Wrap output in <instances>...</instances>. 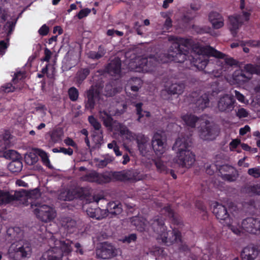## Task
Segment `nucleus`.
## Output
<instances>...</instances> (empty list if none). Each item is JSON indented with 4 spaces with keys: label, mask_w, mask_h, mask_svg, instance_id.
<instances>
[{
    "label": "nucleus",
    "mask_w": 260,
    "mask_h": 260,
    "mask_svg": "<svg viewBox=\"0 0 260 260\" xmlns=\"http://www.w3.org/2000/svg\"><path fill=\"white\" fill-rule=\"evenodd\" d=\"M169 49V53L163 55L165 59L163 63L173 61L175 62H183L186 59L190 49L192 50L193 55L189 59L193 66L199 63L203 58L207 57H215L216 58H222L224 55L223 53L216 50L210 46H203L199 43H194L191 39L182 37H175Z\"/></svg>",
    "instance_id": "obj_1"
},
{
    "label": "nucleus",
    "mask_w": 260,
    "mask_h": 260,
    "mask_svg": "<svg viewBox=\"0 0 260 260\" xmlns=\"http://www.w3.org/2000/svg\"><path fill=\"white\" fill-rule=\"evenodd\" d=\"M150 225L153 232L158 235V239L165 245L169 246L174 243H181V233L176 229L167 231L165 219L161 216H156L149 221Z\"/></svg>",
    "instance_id": "obj_2"
},
{
    "label": "nucleus",
    "mask_w": 260,
    "mask_h": 260,
    "mask_svg": "<svg viewBox=\"0 0 260 260\" xmlns=\"http://www.w3.org/2000/svg\"><path fill=\"white\" fill-rule=\"evenodd\" d=\"M190 143V137H179L173 145V149L178 151L177 162L182 168H190L196 160L195 155L188 150Z\"/></svg>",
    "instance_id": "obj_3"
},
{
    "label": "nucleus",
    "mask_w": 260,
    "mask_h": 260,
    "mask_svg": "<svg viewBox=\"0 0 260 260\" xmlns=\"http://www.w3.org/2000/svg\"><path fill=\"white\" fill-rule=\"evenodd\" d=\"M49 243L53 245L51 250L44 254L40 260H62L63 256L69 255L72 252L73 242L68 239L58 240L52 236Z\"/></svg>",
    "instance_id": "obj_4"
},
{
    "label": "nucleus",
    "mask_w": 260,
    "mask_h": 260,
    "mask_svg": "<svg viewBox=\"0 0 260 260\" xmlns=\"http://www.w3.org/2000/svg\"><path fill=\"white\" fill-rule=\"evenodd\" d=\"M253 74L260 76V66L247 63L243 68L234 72L232 74V82L234 84L243 85L252 79Z\"/></svg>",
    "instance_id": "obj_5"
},
{
    "label": "nucleus",
    "mask_w": 260,
    "mask_h": 260,
    "mask_svg": "<svg viewBox=\"0 0 260 260\" xmlns=\"http://www.w3.org/2000/svg\"><path fill=\"white\" fill-rule=\"evenodd\" d=\"M31 208L37 218L44 222L51 221L56 216L53 208L39 202L31 203Z\"/></svg>",
    "instance_id": "obj_6"
},
{
    "label": "nucleus",
    "mask_w": 260,
    "mask_h": 260,
    "mask_svg": "<svg viewBox=\"0 0 260 260\" xmlns=\"http://www.w3.org/2000/svg\"><path fill=\"white\" fill-rule=\"evenodd\" d=\"M31 247L20 243H14L8 250L9 257L14 260H23L31 254Z\"/></svg>",
    "instance_id": "obj_7"
},
{
    "label": "nucleus",
    "mask_w": 260,
    "mask_h": 260,
    "mask_svg": "<svg viewBox=\"0 0 260 260\" xmlns=\"http://www.w3.org/2000/svg\"><path fill=\"white\" fill-rule=\"evenodd\" d=\"M80 180L90 183H95L98 184H104L111 181V177L110 174L106 173H100L95 171L90 172L80 177Z\"/></svg>",
    "instance_id": "obj_8"
},
{
    "label": "nucleus",
    "mask_w": 260,
    "mask_h": 260,
    "mask_svg": "<svg viewBox=\"0 0 260 260\" xmlns=\"http://www.w3.org/2000/svg\"><path fill=\"white\" fill-rule=\"evenodd\" d=\"M159 63L154 58H142L136 64V71L138 72H155Z\"/></svg>",
    "instance_id": "obj_9"
},
{
    "label": "nucleus",
    "mask_w": 260,
    "mask_h": 260,
    "mask_svg": "<svg viewBox=\"0 0 260 260\" xmlns=\"http://www.w3.org/2000/svg\"><path fill=\"white\" fill-rule=\"evenodd\" d=\"M191 98V101L194 106L193 107L194 111L196 112H199L200 111H203L209 105V95L204 93L200 96L197 92H193L190 94Z\"/></svg>",
    "instance_id": "obj_10"
},
{
    "label": "nucleus",
    "mask_w": 260,
    "mask_h": 260,
    "mask_svg": "<svg viewBox=\"0 0 260 260\" xmlns=\"http://www.w3.org/2000/svg\"><path fill=\"white\" fill-rule=\"evenodd\" d=\"M209 57L202 59L199 63L196 64L194 66L199 70L204 71L205 73L210 74L214 77H219L222 73L221 71L215 70V64L213 62L209 60Z\"/></svg>",
    "instance_id": "obj_11"
},
{
    "label": "nucleus",
    "mask_w": 260,
    "mask_h": 260,
    "mask_svg": "<svg viewBox=\"0 0 260 260\" xmlns=\"http://www.w3.org/2000/svg\"><path fill=\"white\" fill-rule=\"evenodd\" d=\"M236 103V100L233 96L225 94L218 100L217 108L220 112L229 113L233 110Z\"/></svg>",
    "instance_id": "obj_12"
},
{
    "label": "nucleus",
    "mask_w": 260,
    "mask_h": 260,
    "mask_svg": "<svg viewBox=\"0 0 260 260\" xmlns=\"http://www.w3.org/2000/svg\"><path fill=\"white\" fill-rule=\"evenodd\" d=\"M166 143V137L162 134L156 132L152 138L151 148L156 155H161L165 151Z\"/></svg>",
    "instance_id": "obj_13"
},
{
    "label": "nucleus",
    "mask_w": 260,
    "mask_h": 260,
    "mask_svg": "<svg viewBox=\"0 0 260 260\" xmlns=\"http://www.w3.org/2000/svg\"><path fill=\"white\" fill-rule=\"evenodd\" d=\"M218 170L221 177L225 181L234 182L239 177L238 171L232 166L223 165L220 166Z\"/></svg>",
    "instance_id": "obj_14"
},
{
    "label": "nucleus",
    "mask_w": 260,
    "mask_h": 260,
    "mask_svg": "<svg viewBox=\"0 0 260 260\" xmlns=\"http://www.w3.org/2000/svg\"><path fill=\"white\" fill-rule=\"evenodd\" d=\"M213 204V213L216 218L223 224L230 223L232 219L230 218L226 207L217 202Z\"/></svg>",
    "instance_id": "obj_15"
},
{
    "label": "nucleus",
    "mask_w": 260,
    "mask_h": 260,
    "mask_svg": "<svg viewBox=\"0 0 260 260\" xmlns=\"http://www.w3.org/2000/svg\"><path fill=\"white\" fill-rule=\"evenodd\" d=\"M216 126L211 124L209 121L206 120L205 126L202 127L200 131V136L204 140H213L218 135Z\"/></svg>",
    "instance_id": "obj_16"
},
{
    "label": "nucleus",
    "mask_w": 260,
    "mask_h": 260,
    "mask_svg": "<svg viewBox=\"0 0 260 260\" xmlns=\"http://www.w3.org/2000/svg\"><path fill=\"white\" fill-rule=\"evenodd\" d=\"M16 193L18 196L19 201L25 206L32 203L29 202L28 200L37 199L40 196V190L38 188L29 191L21 189L19 190H16Z\"/></svg>",
    "instance_id": "obj_17"
},
{
    "label": "nucleus",
    "mask_w": 260,
    "mask_h": 260,
    "mask_svg": "<svg viewBox=\"0 0 260 260\" xmlns=\"http://www.w3.org/2000/svg\"><path fill=\"white\" fill-rule=\"evenodd\" d=\"M241 227L245 232L252 234H260V220L253 217H247L243 220Z\"/></svg>",
    "instance_id": "obj_18"
},
{
    "label": "nucleus",
    "mask_w": 260,
    "mask_h": 260,
    "mask_svg": "<svg viewBox=\"0 0 260 260\" xmlns=\"http://www.w3.org/2000/svg\"><path fill=\"white\" fill-rule=\"evenodd\" d=\"M89 194L87 187L76 186L71 188L67 191L66 200L72 201L75 198H86Z\"/></svg>",
    "instance_id": "obj_19"
},
{
    "label": "nucleus",
    "mask_w": 260,
    "mask_h": 260,
    "mask_svg": "<svg viewBox=\"0 0 260 260\" xmlns=\"http://www.w3.org/2000/svg\"><path fill=\"white\" fill-rule=\"evenodd\" d=\"M115 250L113 245L105 242L102 244L100 248L96 250V253L98 257L108 259L116 255Z\"/></svg>",
    "instance_id": "obj_20"
},
{
    "label": "nucleus",
    "mask_w": 260,
    "mask_h": 260,
    "mask_svg": "<svg viewBox=\"0 0 260 260\" xmlns=\"http://www.w3.org/2000/svg\"><path fill=\"white\" fill-rule=\"evenodd\" d=\"M136 140L140 153L145 155L151 148L149 143V138L142 134H138L136 135Z\"/></svg>",
    "instance_id": "obj_21"
},
{
    "label": "nucleus",
    "mask_w": 260,
    "mask_h": 260,
    "mask_svg": "<svg viewBox=\"0 0 260 260\" xmlns=\"http://www.w3.org/2000/svg\"><path fill=\"white\" fill-rule=\"evenodd\" d=\"M88 120L90 125L94 128L95 132L93 136L98 143L103 140V131L100 122L92 115L88 116Z\"/></svg>",
    "instance_id": "obj_22"
},
{
    "label": "nucleus",
    "mask_w": 260,
    "mask_h": 260,
    "mask_svg": "<svg viewBox=\"0 0 260 260\" xmlns=\"http://www.w3.org/2000/svg\"><path fill=\"white\" fill-rule=\"evenodd\" d=\"M240 15H236L229 17L230 22V29L231 34L234 37L237 35L238 30L243 23V19Z\"/></svg>",
    "instance_id": "obj_23"
},
{
    "label": "nucleus",
    "mask_w": 260,
    "mask_h": 260,
    "mask_svg": "<svg viewBox=\"0 0 260 260\" xmlns=\"http://www.w3.org/2000/svg\"><path fill=\"white\" fill-rule=\"evenodd\" d=\"M14 201H19L16 191L12 194L9 191L0 189V205H7Z\"/></svg>",
    "instance_id": "obj_24"
},
{
    "label": "nucleus",
    "mask_w": 260,
    "mask_h": 260,
    "mask_svg": "<svg viewBox=\"0 0 260 260\" xmlns=\"http://www.w3.org/2000/svg\"><path fill=\"white\" fill-rule=\"evenodd\" d=\"M258 254V251L255 247L248 246L243 249L241 253V257L242 260H254Z\"/></svg>",
    "instance_id": "obj_25"
},
{
    "label": "nucleus",
    "mask_w": 260,
    "mask_h": 260,
    "mask_svg": "<svg viewBox=\"0 0 260 260\" xmlns=\"http://www.w3.org/2000/svg\"><path fill=\"white\" fill-rule=\"evenodd\" d=\"M106 174H110L112 179L116 181H129L132 179L129 171H121L107 172Z\"/></svg>",
    "instance_id": "obj_26"
},
{
    "label": "nucleus",
    "mask_w": 260,
    "mask_h": 260,
    "mask_svg": "<svg viewBox=\"0 0 260 260\" xmlns=\"http://www.w3.org/2000/svg\"><path fill=\"white\" fill-rule=\"evenodd\" d=\"M99 96L96 91L90 89L87 92V100L85 102V107L87 110L91 111L94 108L95 99Z\"/></svg>",
    "instance_id": "obj_27"
},
{
    "label": "nucleus",
    "mask_w": 260,
    "mask_h": 260,
    "mask_svg": "<svg viewBox=\"0 0 260 260\" xmlns=\"http://www.w3.org/2000/svg\"><path fill=\"white\" fill-rule=\"evenodd\" d=\"M121 63L119 59H114L110 61L107 66V72L111 75H119L121 72Z\"/></svg>",
    "instance_id": "obj_28"
},
{
    "label": "nucleus",
    "mask_w": 260,
    "mask_h": 260,
    "mask_svg": "<svg viewBox=\"0 0 260 260\" xmlns=\"http://www.w3.org/2000/svg\"><path fill=\"white\" fill-rule=\"evenodd\" d=\"M106 210L108 213L113 215H119L122 212V205L118 201H112L107 205Z\"/></svg>",
    "instance_id": "obj_29"
},
{
    "label": "nucleus",
    "mask_w": 260,
    "mask_h": 260,
    "mask_svg": "<svg viewBox=\"0 0 260 260\" xmlns=\"http://www.w3.org/2000/svg\"><path fill=\"white\" fill-rule=\"evenodd\" d=\"M147 220L143 217L135 216L132 218L131 223L135 226L136 229L142 232L146 229L148 224Z\"/></svg>",
    "instance_id": "obj_30"
},
{
    "label": "nucleus",
    "mask_w": 260,
    "mask_h": 260,
    "mask_svg": "<svg viewBox=\"0 0 260 260\" xmlns=\"http://www.w3.org/2000/svg\"><path fill=\"white\" fill-rule=\"evenodd\" d=\"M160 214L168 217L174 224L179 225L181 223L180 220L175 216L174 212L170 205L165 206L161 209Z\"/></svg>",
    "instance_id": "obj_31"
},
{
    "label": "nucleus",
    "mask_w": 260,
    "mask_h": 260,
    "mask_svg": "<svg viewBox=\"0 0 260 260\" xmlns=\"http://www.w3.org/2000/svg\"><path fill=\"white\" fill-rule=\"evenodd\" d=\"M185 85L182 83H173L166 88L169 94H181L184 91Z\"/></svg>",
    "instance_id": "obj_32"
},
{
    "label": "nucleus",
    "mask_w": 260,
    "mask_h": 260,
    "mask_svg": "<svg viewBox=\"0 0 260 260\" xmlns=\"http://www.w3.org/2000/svg\"><path fill=\"white\" fill-rule=\"evenodd\" d=\"M61 224V225L67 230L68 232L69 233L73 232L74 229L76 226V221L69 217L62 218Z\"/></svg>",
    "instance_id": "obj_33"
},
{
    "label": "nucleus",
    "mask_w": 260,
    "mask_h": 260,
    "mask_svg": "<svg viewBox=\"0 0 260 260\" xmlns=\"http://www.w3.org/2000/svg\"><path fill=\"white\" fill-rule=\"evenodd\" d=\"M182 119L187 126L192 128L195 127L196 122L199 120L198 117L191 114L183 115Z\"/></svg>",
    "instance_id": "obj_34"
},
{
    "label": "nucleus",
    "mask_w": 260,
    "mask_h": 260,
    "mask_svg": "<svg viewBox=\"0 0 260 260\" xmlns=\"http://www.w3.org/2000/svg\"><path fill=\"white\" fill-rule=\"evenodd\" d=\"M8 167L9 170L13 173L19 172L23 167L21 159L12 161L9 163Z\"/></svg>",
    "instance_id": "obj_35"
},
{
    "label": "nucleus",
    "mask_w": 260,
    "mask_h": 260,
    "mask_svg": "<svg viewBox=\"0 0 260 260\" xmlns=\"http://www.w3.org/2000/svg\"><path fill=\"white\" fill-rule=\"evenodd\" d=\"M90 74L88 68L81 69L76 74V80L78 84H81Z\"/></svg>",
    "instance_id": "obj_36"
},
{
    "label": "nucleus",
    "mask_w": 260,
    "mask_h": 260,
    "mask_svg": "<svg viewBox=\"0 0 260 260\" xmlns=\"http://www.w3.org/2000/svg\"><path fill=\"white\" fill-rule=\"evenodd\" d=\"M244 191L249 194L260 195V184L246 185L244 188Z\"/></svg>",
    "instance_id": "obj_37"
},
{
    "label": "nucleus",
    "mask_w": 260,
    "mask_h": 260,
    "mask_svg": "<svg viewBox=\"0 0 260 260\" xmlns=\"http://www.w3.org/2000/svg\"><path fill=\"white\" fill-rule=\"evenodd\" d=\"M4 156L7 159L14 160H18L21 158V155L14 150H9L4 153Z\"/></svg>",
    "instance_id": "obj_38"
},
{
    "label": "nucleus",
    "mask_w": 260,
    "mask_h": 260,
    "mask_svg": "<svg viewBox=\"0 0 260 260\" xmlns=\"http://www.w3.org/2000/svg\"><path fill=\"white\" fill-rule=\"evenodd\" d=\"M62 135L63 132L61 129H55L52 132L51 139L55 143H58L61 141Z\"/></svg>",
    "instance_id": "obj_39"
},
{
    "label": "nucleus",
    "mask_w": 260,
    "mask_h": 260,
    "mask_svg": "<svg viewBox=\"0 0 260 260\" xmlns=\"http://www.w3.org/2000/svg\"><path fill=\"white\" fill-rule=\"evenodd\" d=\"M16 20L14 21H8L4 25V29L6 32L7 36H10L14 30Z\"/></svg>",
    "instance_id": "obj_40"
},
{
    "label": "nucleus",
    "mask_w": 260,
    "mask_h": 260,
    "mask_svg": "<svg viewBox=\"0 0 260 260\" xmlns=\"http://www.w3.org/2000/svg\"><path fill=\"white\" fill-rule=\"evenodd\" d=\"M155 165L158 171L164 173L167 172V169L165 163L160 158H157L154 160Z\"/></svg>",
    "instance_id": "obj_41"
},
{
    "label": "nucleus",
    "mask_w": 260,
    "mask_h": 260,
    "mask_svg": "<svg viewBox=\"0 0 260 260\" xmlns=\"http://www.w3.org/2000/svg\"><path fill=\"white\" fill-rule=\"evenodd\" d=\"M79 91L75 87H71L68 90V95L69 99L72 102L77 101L79 97Z\"/></svg>",
    "instance_id": "obj_42"
},
{
    "label": "nucleus",
    "mask_w": 260,
    "mask_h": 260,
    "mask_svg": "<svg viewBox=\"0 0 260 260\" xmlns=\"http://www.w3.org/2000/svg\"><path fill=\"white\" fill-rule=\"evenodd\" d=\"M105 50L101 47L99 46L98 52H90L89 56L90 58L94 59H99L102 58L105 54Z\"/></svg>",
    "instance_id": "obj_43"
},
{
    "label": "nucleus",
    "mask_w": 260,
    "mask_h": 260,
    "mask_svg": "<svg viewBox=\"0 0 260 260\" xmlns=\"http://www.w3.org/2000/svg\"><path fill=\"white\" fill-rule=\"evenodd\" d=\"M54 153H63L64 154L72 155L73 154V150L71 148H65L64 147L54 148L52 149Z\"/></svg>",
    "instance_id": "obj_44"
},
{
    "label": "nucleus",
    "mask_w": 260,
    "mask_h": 260,
    "mask_svg": "<svg viewBox=\"0 0 260 260\" xmlns=\"http://www.w3.org/2000/svg\"><path fill=\"white\" fill-rule=\"evenodd\" d=\"M40 155L41 157L43 164L50 169L52 168V166L50 164V161L47 153L44 151H42Z\"/></svg>",
    "instance_id": "obj_45"
},
{
    "label": "nucleus",
    "mask_w": 260,
    "mask_h": 260,
    "mask_svg": "<svg viewBox=\"0 0 260 260\" xmlns=\"http://www.w3.org/2000/svg\"><path fill=\"white\" fill-rule=\"evenodd\" d=\"M228 226L229 229L235 235L240 236L243 230L241 226L239 225H234L231 224V222L229 224H224Z\"/></svg>",
    "instance_id": "obj_46"
},
{
    "label": "nucleus",
    "mask_w": 260,
    "mask_h": 260,
    "mask_svg": "<svg viewBox=\"0 0 260 260\" xmlns=\"http://www.w3.org/2000/svg\"><path fill=\"white\" fill-rule=\"evenodd\" d=\"M15 90V87L13 86L12 84L11 83H8L2 86L1 87V91H3L5 93H9L14 91Z\"/></svg>",
    "instance_id": "obj_47"
},
{
    "label": "nucleus",
    "mask_w": 260,
    "mask_h": 260,
    "mask_svg": "<svg viewBox=\"0 0 260 260\" xmlns=\"http://www.w3.org/2000/svg\"><path fill=\"white\" fill-rule=\"evenodd\" d=\"M25 78V73L24 72H17L14 74V77L13 78V82L14 84L17 83L19 80H21Z\"/></svg>",
    "instance_id": "obj_48"
},
{
    "label": "nucleus",
    "mask_w": 260,
    "mask_h": 260,
    "mask_svg": "<svg viewBox=\"0 0 260 260\" xmlns=\"http://www.w3.org/2000/svg\"><path fill=\"white\" fill-rule=\"evenodd\" d=\"M236 116L240 119L246 118L248 116V112L244 108H240L236 111Z\"/></svg>",
    "instance_id": "obj_49"
},
{
    "label": "nucleus",
    "mask_w": 260,
    "mask_h": 260,
    "mask_svg": "<svg viewBox=\"0 0 260 260\" xmlns=\"http://www.w3.org/2000/svg\"><path fill=\"white\" fill-rule=\"evenodd\" d=\"M224 55V57L222 59H224L225 63L227 65H229L231 67L234 66H238L239 61L237 60L234 59L232 57H227L225 56V55Z\"/></svg>",
    "instance_id": "obj_50"
},
{
    "label": "nucleus",
    "mask_w": 260,
    "mask_h": 260,
    "mask_svg": "<svg viewBox=\"0 0 260 260\" xmlns=\"http://www.w3.org/2000/svg\"><path fill=\"white\" fill-rule=\"evenodd\" d=\"M112 161V159L109 158H105L103 159H99L98 160V167L100 168H103L107 166Z\"/></svg>",
    "instance_id": "obj_51"
},
{
    "label": "nucleus",
    "mask_w": 260,
    "mask_h": 260,
    "mask_svg": "<svg viewBox=\"0 0 260 260\" xmlns=\"http://www.w3.org/2000/svg\"><path fill=\"white\" fill-rule=\"evenodd\" d=\"M25 159L27 164L33 165L37 161L38 157L35 154L30 153L27 156L25 157Z\"/></svg>",
    "instance_id": "obj_52"
},
{
    "label": "nucleus",
    "mask_w": 260,
    "mask_h": 260,
    "mask_svg": "<svg viewBox=\"0 0 260 260\" xmlns=\"http://www.w3.org/2000/svg\"><path fill=\"white\" fill-rule=\"evenodd\" d=\"M212 26L215 29H219L222 27L224 25V20L223 17L219 19L216 20L211 22Z\"/></svg>",
    "instance_id": "obj_53"
},
{
    "label": "nucleus",
    "mask_w": 260,
    "mask_h": 260,
    "mask_svg": "<svg viewBox=\"0 0 260 260\" xmlns=\"http://www.w3.org/2000/svg\"><path fill=\"white\" fill-rule=\"evenodd\" d=\"M222 18V16L218 12H211L209 14V20L210 22Z\"/></svg>",
    "instance_id": "obj_54"
},
{
    "label": "nucleus",
    "mask_w": 260,
    "mask_h": 260,
    "mask_svg": "<svg viewBox=\"0 0 260 260\" xmlns=\"http://www.w3.org/2000/svg\"><path fill=\"white\" fill-rule=\"evenodd\" d=\"M247 173L249 175L253 177L254 178H257L260 177V171L256 168L248 169Z\"/></svg>",
    "instance_id": "obj_55"
},
{
    "label": "nucleus",
    "mask_w": 260,
    "mask_h": 260,
    "mask_svg": "<svg viewBox=\"0 0 260 260\" xmlns=\"http://www.w3.org/2000/svg\"><path fill=\"white\" fill-rule=\"evenodd\" d=\"M90 13V10L88 8L82 9L78 13L77 16L79 19H81L87 16Z\"/></svg>",
    "instance_id": "obj_56"
},
{
    "label": "nucleus",
    "mask_w": 260,
    "mask_h": 260,
    "mask_svg": "<svg viewBox=\"0 0 260 260\" xmlns=\"http://www.w3.org/2000/svg\"><path fill=\"white\" fill-rule=\"evenodd\" d=\"M49 31V29L48 26H47L46 24H44L41 27L38 31L40 35L45 36L48 34Z\"/></svg>",
    "instance_id": "obj_57"
},
{
    "label": "nucleus",
    "mask_w": 260,
    "mask_h": 260,
    "mask_svg": "<svg viewBox=\"0 0 260 260\" xmlns=\"http://www.w3.org/2000/svg\"><path fill=\"white\" fill-rule=\"evenodd\" d=\"M87 214H88V215L89 217H90L91 218H94L96 219H100V216L96 213L95 210H93L91 208H89L87 210Z\"/></svg>",
    "instance_id": "obj_58"
},
{
    "label": "nucleus",
    "mask_w": 260,
    "mask_h": 260,
    "mask_svg": "<svg viewBox=\"0 0 260 260\" xmlns=\"http://www.w3.org/2000/svg\"><path fill=\"white\" fill-rule=\"evenodd\" d=\"M137 239V235L135 234H131L128 236H126L124 239L123 242L129 243L135 241Z\"/></svg>",
    "instance_id": "obj_59"
},
{
    "label": "nucleus",
    "mask_w": 260,
    "mask_h": 260,
    "mask_svg": "<svg viewBox=\"0 0 260 260\" xmlns=\"http://www.w3.org/2000/svg\"><path fill=\"white\" fill-rule=\"evenodd\" d=\"M135 81L138 83V85H132L131 89L133 91L137 92L141 87L142 81L140 79L136 78Z\"/></svg>",
    "instance_id": "obj_60"
},
{
    "label": "nucleus",
    "mask_w": 260,
    "mask_h": 260,
    "mask_svg": "<svg viewBox=\"0 0 260 260\" xmlns=\"http://www.w3.org/2000/svg\"><path fill=\"white\" fill-rule=\"evenodd\" d=\"M240 144V140L238 139L233 140L230 143V149L233 151Z\"/></svg>",
    "instance_id": "obj_61"
},
{
    "label": "nucleus",
    "mask_w": 260,
    "mask_h": 260,
    "mask_svg": "<svg viewBox=\"0 0 260 260\" xmlns=\"http://www.w3.org/2000/svg\"><path fill=\"white\" fill-rule=\"evenodd\" d=\"M142 104L141 103H139L136 104V107L137 110V114L139 116V118L138 120H140V118L143 116V115L142 114Z\"/></svg>",
    "instance_id": "obj_62"
},
{
    "label": "nucleus",
    "mask_w": 260,
    "mask_h": 260,
    "mask_svg": "<svg viewBox=\"0 0 260 260\" xmlns=\"http://www.w3.org/2000/svg\"><path fill=\"white\" fill-rule=\"evenodd\" d=\"M113 119L111 116L107 117L104 120V124L106 127H111L113 125Z\"/></svg>",
    "instance_id": "obj_63"
},
{
    "label": "nucleus",
    "mask_w": 260,
    "mask_h": 260,
    "mask_svg": "<svg viewBox=\"0 0 260 260\" xmlns=\"http://www.w3.org/2000/svg\"><path fill=\"white\" fill-rule=\"evenodd\" d=\"M44 54L45 56L43 58V60L48 62L50 59L52 52L48 48H45L44 50Z\"/></svg>",
    "instance_id": "obj_64"
}]
</instances>
